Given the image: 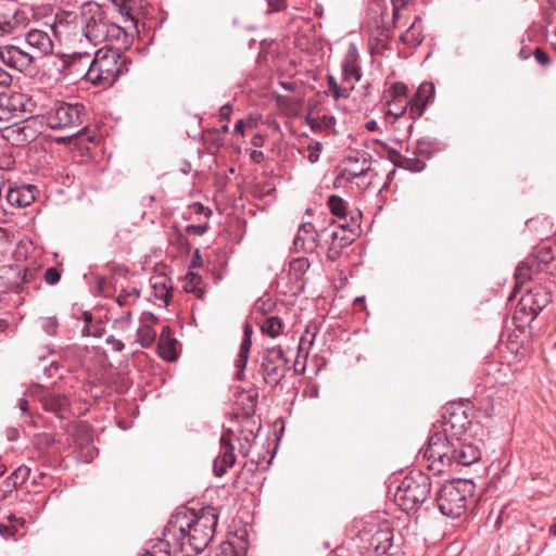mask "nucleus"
<instances>
[{
    "instance_id": "obj_34",
    "label": "nucleus",
    "mask_w": 556,
    "mask_h": 556,
    "mask_svg": "<svg viewBox=\"0 0 556 556\" xmlns=\"http://www.w3.org/2000/svg\"><path fill=\"white\" fill-rule=\"evenodd\" d=\"M156 339V331L149 325H141L137 330L136 342L141 348H150Z\"/></svg>"
},
{
    "instance_id": "obj_1",
    "label": "nucleus",
    "mask_w": 556,
    "mask_h": 556,
    "mask_svg": "<svg viewBox=\"0 0 556 556\" xmlns=\"http://www.w3.org/2000/svg\"><path fill=\"white\" fill-rule=\"evenodd\" d=\"M218 516L214 507L174 515L163 532V544L175 554L195 556L204 551L215 534Z\"/></svg>"
},
{
    "instance_id": "obj_57",
    "label": "nucleus",
    "mask_w": 556,
    "mask_h": 556,
    "mask_svg": "<svg viewBox=\"0 0 556 556\" xmlns=\"http://www.w3.org/2000/svg\"><path fill=\"white\" fill-rule=\"evenodd\" d=\"M81 319L85 323V326H84L83 330H85L87 332L89 330V327H91L92 324L94 323L92 314L89 311H84L81 313Z\"/></svg>"
},
{
    "instance_id": "obj_26",
    "label": "nucleus",
    "mask_w": 556,
    "mask_h": 556,
    "mask_svg": "<svg viewBox=\"0 0 556 556\" xmlns=\"http://www.w3.org/2000/svg\"><path fill=\"white\" fill-rule=\"evenodd\" d=\"M252 346V339L250 338H243L240 344V350L238 357L236 359V367L238 368L237 371V379L242 380L243 379V371L245 369V366L248 364L250 350Z\"/></svg>"
},
{
    "instance_id": "obj_58",
    "label": "nucleus",
    "mask_w": 556,
    "mask_h": 556,
    "mask_svg": "<svg viewBox=\"0 0 556 556\" xmlns=\"http://www.w3.org/2000/svg\"><path fill=\"white\" fill-rule=\"evenodd\" d=\"M232 113V106L230 104H225L219 109V117L224 121H229Z\"/></svg>"
},
{
    "instance_id": "obj_45",
    "label": "nucleus",
    "mask_w": 556,
    "mask_h": 556,
    "mask_svg": "<svg viewBox=\"0 0 556 556\" xmlns=\"http://www.w3.org/2000/svg\"><path fill=\"white\" fill-rule=\"evenodd\" d=\"M356 163L357 160H355L354 164H352L351 167L345 168V173L353 178L366 175L369 169V165L366 159L363 160L361 166H356Z\"/></svg>"
},
{
    "instance_id": "obj_5",
    "label": "nucleus",
    "mask_w": 556,
    "mask_h": 556,
    "mask_svg": "<svg viewBox=\"0 0 556 556\" xmlns=\"http://www.w3.org/2000/svg\"><path fill=\"white\" fill-rule=\"evenodd\" d=\"M475 484L469 480H454L442 485L437 503L442 515L448 518H458L467 509V498L472 495Z\"/></svg>"
},
{
    "instance_id": "obj_7",
    "label": "nucleus",
    "mask_w": 556,
    "mask_h": 556,
    "mask_svg": "<svg viewBox=\"0 0 556 556\" xmlns=\"http://www.w3.org/2000/svg\"><path fill=\"white\" fill-rule=\"evenodd\" d=\"M262 375L267 384L276 387L290 370L289 361L280 346L265 349L262 363Z\"/></svg>"
},
{
    "instance_id": "obj_49",
    "label": "nucleus",
    "mask_w": 556,
    "mask_h": 556,
    "mask_svg": "<svg viewBox=\"0 0 556 556\" xmlns=\"http://www.w3.org/2000/svg\"><path fill=\"white\" fill-rule=\"evenodd\" d=\"M207 230V224L187 225L186 232L193 236H202Z\"/></svg>"
},
{
    "instance_id": "obj_14",
    "label": "nucleus",
    "mask_w": 556,
    "mask_h": 556,
    "mask_svg": "<svg viewBox=\"0 0 556 556\" xmlns=\"http://www.w3.org/2000/svg\"><path fill=\"white\" fill-rule=\"evenodd\" d=\"M105 33L103 42L105 46L103 49H116L117 52L122 53L123 51L128 50L132 45L131 35H129L124 27L112 21L108 27V31Z\"/></svg>"
},
{
    "instance_id": "obj_54",
    "label": "nucleus",
    "mask_w": 556,
    "mask_h": 556,
    "mask_svg": "<svg viewBox=\"0 0 556 556\" xmlns=\"http://www.w3.org/2000/svg\"><path fill=\"white\" fill-rule=\"evenodd\" d=\"M179 554H175L172 552L170 547L167 546V549H160L159 552L155 551H149L140 556H178Z\"/></svg>"
},
{
    "instance_id": "obj_47",
    "label": "nucleus",
    "mask_w": 556,
    "mask_h": 556,
    "mask_svg": "<svg viewBox=\"0 0 556 556\" xmlns=\"http://www.w3.org/2000/svg\"><path fill=\"white\" fill-rule=\"evenodd\" d=\"M105 332L104 326L102 323L94 321L91 327H89V330L86 332L85 330H81V333L84 337H94V338H101Z\"/></svg>"
},
{
    "instance_id": "obj_38",
    "label": "nucleus",
    "mask_w": 556,
    "mask_h": 556,
    "mask_svg": "<svg viewBox=\"0 0 556 556\" xmlns=\"http://www.w3.org/2000/svg\"><path fill=\"white\" fill-rule=\"evenodd\" d=\"M8 520H9L8 525L0 523V534L2 536H7V538L14 536L17 533L18 528L23 527L25 523L24 518L16 517L14 515H10L8 517Z\"/></svg>"
},
{
    "instance_id": "obj_22",
    "label": "nucleus",
    "mask_w": 556,
    "mask_h": 556,
    "mask_svg": "<svg viewBox=\"0 0 556 556\" xmlns=\"http://www.w3.org/2000/svg\"><path fill=\"white\" fill-rule=\"evenodd\" d=\"M393 533L389 527L377 530L371 536L370 544L378 554H386L392 546Z\"/></svg>"
},
{
    "instance_id": "obj_24",
    "label": "nucleus",
    "mask_w": 556,
    "mask_h": 556,
    "mask_svg": "<svg viewBox=\"0 0 556 556\" xmlns=\"http://www.w3.org/2000/svg\"><path fill=\"white\" fill-rule=\"evenodd\" d=\"M444 418V426H450L452 430H456V434L459 433L460 431L466 430L467 427L470 425V420L466 416L465 410L462 408H458V410L451 413L448 417Z\"/></svg>"
},
{
    "instance_id": "obj_13",
    "label": "nucleus",
    "mask_w": 556,
    "mask_h": 556,
    "mask_svg": "<svg viewBox=\"0 0 556 556\" xmlns=\"http://www.w3.org/2000/svg\"><path fill=\"white\" fill-rule=\"evenodd\" d=\"M231 430L223 432L220 437V453L215 458L213 471L216 477H223L229 467L236 463L235 446L231 443Z\"/></svg>"
},
{
    "instance_id": "obj_10",
    "label": "nucleus",
    "mask_w": 556,
    "mask_h": 556,
    "mask_svg": "<svg viewBox=\"0 0 556 556\" xmlns=\"http://www.w3.org/2000/svg\"><path fill=\"white\" fill-rule=\"evenodd\" d=\"M29 104L30 99L22 92L0 93V121L23 118Z\"/></svg>"
},
{
    "instance_id": "obj_20",
    "label": "nucleus",
    "mask_w": 556,
    "mask_h": 556,
    "mask_svg": "<svg viewBox=\"0 0 556 556\" xmlns=\"http://www.w3.org/2000/svg\"><path fill=\"white\" fill-rule=\"evenodd\" d=\"M41 403L47 412H52L56 415H62L70 405V401L64 394L53 392L46 393L41 399Z\"/></svg>"
},
{
    "instance_id": "obj_3",
    "label": "nucleus",
    "mask_w": 556,
    "mask_h": 556,
    "mask_svg": "<svg viewBox=\"0 0 556 556\" xmlns=\"http://www.w3.org/2000/svg\"><path fill=\"white\" fill-rule=\"evenodd\" d=\"M127 71V59L116 49L100 48L89 63L85 78L96 86H112Z\"/></svg>"
},
{
    "instance_id": "obj_21",
    "label": "nucleus",
    "mask_w": 556,
    "mask_h": 556,
    "mask_svg": "<svg viewBox=\"0 0 556 556\" xmlns=\"http://www.w3.org/2000/svg\"><path fill=\"white\" fill-rule=\"evenodd\" d=\"M122 16L136 27V13L142 8V0H111Z\"/></svg>"
},
{
    "instance_id": "obj_60",
    "label": "nucleus",
    "mask_w": 556,
    "mask_h": 556,
    "mask_svg": "<svg viewBox=\"0 0 556 556\" xmlns=\"http://www.w3.org/2000/svg\"><path fill=\"white\" fill-rule=\"evenodd\" d=\"M105 285H106V279L105 278L99 277L97 279V288H98L99 294L106 296L108 294L105 293Z\"/></svg>"
},
{
    "instance_id": "obj_11",
    "label": "nucleus",
    "mask_w": 556,
    "mask_h": 556,
    "mask_svg": "<svg viewBox=\"0 0 556 556\" xmlns=\"http://www.w3.org/2000/svg\"><path fill=\"white\" fill-rule=\"evenodd\" d=\"M358 226V219L353 216L350 222H341L338 225L339 229L331 233V244L328 251L330 258L334 260L343 248L354 242Z\"/></svg>"
},
{
    "instance_id": "obj_50",
    "label": "nucleus",
    "mask_w": 556,
    "mask_h": 556,
    "mask_svg": "<svg viewBox=\"0 0 556 556\" xmlns=\"http://www.w3.org/2000/svg\"><path fill=\"white\" fill-rule=\"evenodd\" d=\"M406 2H407V0H392V7H393L392 23L394 26L396 25V23L399 21L400 10L405 7Z\"/></svg>"
},
{
    "instance_id": "obj_28",
    "label": "nucleus",
    "mask_w": 556,
    "mask_h": 556,
    "mask_svg": "<svg viewBox=\"0 0 556 556\" xmlns=\"http://www.w3.org/2000/svg\"><path fill=\"white\" fill-rule=\"evenodd\" d=\"M536 271L538 270H535V266L532 265L530 260L527 262L520 263L517 266L516 271H515L516 283H515L514 291L516 292V290L518 288H520L521 285H523L526 281L530 280L532 274L536 273Z\"/></svg>"
},
{
    "instance_id": "obj_12",
    "label": "nucleus",
    "mask_w": 556,
    "mask_h": 556,
    "mask_svg": "<svg viewBox=\"0 0 556 556\" xmlns=\"http://www.w3.org/2000/svg\"><path fill=\"white\" fill-rule=\"evenodd\" d=\"M0 59L7 66L23 72L31 65L36 55L21 47L5 45L0 47Z\"/></svg>"
},
{
    "instance_id": "obj_27",
    "label": "nucleus",
    "mask_w": 556,
    "mask_h": 556,
    "mask_svg": "<svg viewBox=\"0 0 556 556\" xmlns=\"http://www.w3.org/2000/svg\"><path fill=\"white\" fill-rule=\"evenodd\" d=\"M328 207L332 215L338 217L342 222L348 220V204L339 195L332 194L328 198Z\"/></svg>"
},
{
    "instance_id": "obj_32",
    "label": "nucleus",
    "mask_w": 556,
    "mask_h": 556,
    "mask_svg": "<svg viewBox=\"0 0 556 556\" xmlns=\"http://www.w3.org/2000/svg\"><path fill=\"white\" fill-rule=\"evenodd\" d=\"M309 269V262L306 257H298L289 264V275L296 281L302 280Z\"/></svg>"
},
{
    "instance_id": "obj_39",
    "label": "nucleus",
    "mask_w": 556,
    "mask_h": 556,
    "mask_svg": "<svg viewBox=\"0 0 556 556\" xmlns=\"http://www.w3.org/2000/svg\"><path fill=\"white\" fill-rule=\"evenodd\" d=\"M154 296L159 300L168 302L170 298L172 288L167 287L165 277H156L152 282Z\"/></svg>"
},
{
    "instance_id": "obj_25",
    "label": "nucleus",
    "mask_w": 556,
    "mask_h": 556,
    "mask_svg": "<svg viewBox=\"0 0 556 556\" xmlns=\"http://www.w3.org/2000/svg\"><path fill=\"white\" fill-rule=\"evenodd\" d=\"M486 374L493 376L495 382L506 384L510 381L508 372L510 368L498 362H490L486 364Z\"/></svg>"
},
{
    "instance_id": "obj_44",
    "label": "nucleus",
    "mask_w": 556,
    "mask_h": 556,
    "mask_svg": "<svg viewBox=\"0 0 556 556\" xmlns=\"http://www.w3.org/2000/svg\"><path fill=\"white\" fill-rule=\"evenodd\" d=\"M387 114H390L396 118L404 115L406 112L410 115V103L409 101L397 102V104H392L388 106Z\"/></svg>"
},
{
    "instance_id": "obj_35",
    "label": "nucleus",
    "mask_w": 556,
    "mask_h": 556,
    "mask_svg": "<svg viewBox=\"0 0 556 556\" xmlns=\"http://www.w3.org/2000/svg\"><path fill=\"white\" fill-rule=\"evenodd\" d=\"M261 329L263 333L276 338L282 332L283 323L279 317L270 316L264 319Z\"/></svg>"
},
{
    "instance_id": "obj_43",
    "label": "nucleus",
    "mask_w": 556,
    "mask_h": 556,
    "mask_svg": "<svg viewBox=\"0 0 556 556\" xmlns=\"http://www.w3.org/2000/svg\"><path fill=\"white\" fill-rule=\"evenodd\" d=\"M202 282V277L197 274L189 271L186 275V282L184 285V289L187 292L197 293L199 285Z\"/></svg>"
},
{
    "instance_id": "obj_4",
    "label": "nucleus",
    "mask_w": 556,
    "mask_h": 556,
    "mask_svg": "<svg viewBox=\"0 0 556 556\" xmlns=\"http://www.w3.org/2000/svg\"><path fill=\"white\" fill-rule=\"evenodd\" d=\"M430 492V477L421 471H410L397 486L394 501L403 511H416Z\"/></svg>"
},
{
    "instance_id": "obj_23",
    "label": "nucleus",
    "mask_w": 556,
    "mask_h": 556,
    "mask_svg": "<svg viewBox=\"0 0 556 556\" xmlns=\"http://www.w3.org/2000/svg\"><path fill=\"white\" fill-rule=\"evenodd\" d=\"M403 43L416 47L422 42V29L420 18L416 17L410 26L401 35Z\"/></svg>"
},
{
    "instance_id": "obj_53",
    "label": "nucleus",
    "mask_w": 556,
    "mask_h": 556,
    "mask_svg": "<svg viewBox=\"0 0 556 556\" xmlns=\"http://www.w3.org/2000/svg\"><path fill=\"white\" fill-rule=\"evenodd\" d=\"M116 303L118 306H130L134 304L131 301L129 294L126 292V290H123L117 296H116Z\"/></svg>"
},
{
    "instance_id": "obj_51",
    "label": "nucleus",
    "mask_w": 556,
    "mask_h": 556,
    "mask_svg": "<svg viewBox=\"0 0 556 556\" xmlns=\"http://www.w3.org/2000/svg\"><path fill=\"white\" fill-rule=\"evenodd\" d=\"M534 59L541 65H547L551 61L549 55L541 48H536L533 52Z\"/></svg>"
},
{
    "instance_id": "obj_36",
    "label": "nucleus",
    "mask_w": 556,
    "mask_h": 556,
    "mask_svg": "<svg viewBox=\"0 0 556 556\" xmlns=\"http://www.w3.org/2000/svg\"><path fill=\"white\" fill-rule=\"evenodd\" d=\"M388 94L391 98L387 101V105L397 104V102L408 101L407 100V87L403 83H394L388 90Z\"/></svg>"
},
{
    "instance_id": "obj_30",
    "label": "nucleus",
    "mask_w": 556,
    "mask_h": 556,
    "mask_svg": "<svg viewBox=\"0 0 556 556\" xmlns=\"http://www.w3.org/2000/svg\"><path fill=\"white\" fill-rule=\"evenodd\" d=\"M30 469L27 466H20L8 478L7 486L16 489L26 482L29 478Z\"/></svg>"
},
{
    "instance_id": "obj_6",
    "label": "nucleus",
    "mask_w": 556,
    "mask_h": 556,
    "mask_svg": "<svg viewBox=\"0 0 556 556\" xmlns=\"http://www.w3.org/2000/svg\"><path fill=\"white\" fill-rule=\"evenodd\" d=\"M110 23L106 12L97 2L89 1L80 7L79 26L83 36L93 46L104 42V34Z\"/></svg>"
},
{
    "instance_id": "obj_8",
    "label": "nucleus",
    "mask_w": 556,
    "mask_h": 556,
    "mask_svg": "<svg viewBox=\"0 0 556 556\" xmlns=\"http://www.w3.org/2000/svg\"><path fill=\"white\" fill-rule=\"evenodd\" d=\"M85 115L84 104L62 102L51 109L46 121L51 129L75 128L84 123Z\"/></svg>"
},
{
    "instance_id": "obj_46",
    "label": "nucleus",
    "mask_w": 556,
    "mask_h": 556,
    "mask_svg": "<svg viewBox=\"0 0 556 556\" xmlns=\"http://www.w3.org/2000/svg\"><path fill=\"white\" fill-rule=\"evenodd\" d=\"M323 151V143L319 141L311 142L307 146V160L309 163L314 164L319 161L320 153Z\"/></svg>"
},
{
    "instance_id": "obj_16",
    "label": "nucleus",
    "mask_w": 556,
    "mask_h": 556,
    "mask_svg": "<svg viewBox=\"0 0 556 556\" xmlns=\"http://www.w3.org/2000/svg\"><path fill=\"white\" fill-rule=\"evenodd\" d=\"M27 50L31 51L36 58L48 54L53 50V43L48 33L40 29H30L25 35Z\"/></svg>"
},
{
    "instance_id": "obj_17",
    "label": "nucleus",
    "mask_w": 556,
    "mask_h": 556,
    "mask_svg": "<svg viewBox=\"0 0 556 556\" xmlns=\"http://www.w3.org/2000/svg\"><path fill=\"white\" fill-rule=\"evenodd\" d=\"M36 187L33 185H14L7 191V201L15 207H24L35 201Z\"/></svg>"
},
{
    "instance_id": "obj_42",
    "label": "nucleus",
    "mask_w": 556,
    "mask_h": 556,
    "mask_svg": "<svg viewBox=\"0 0 556 556\" xmlns=\"http://www.w3.org/2000/svg\"><path fill=\"white\" fill-rule=\"evenodd\" d=\"M39 324L41 329L49 336H55L59 328V321L55 316L40 317Z\"/></svg>"
},
{
    "instance_id": "obj_55",
    "label": "nucleus",
    "mask_w": 556,
    "mask_h": 556,
    "mask_svg": "<svg viewBox=\"0 0 556 556\" xmlns=\"http://www.w3.org/2000/svg\"><path fill=\"white\" fill-rule=\"evenodd\" d=\"M105 342L108 344H111L113 349L117 352H122L125 348V344L121 340L116 339L114 336H109Z\"/></svg>"
},
{
    "instance_id": "obj_31",
    "label": "nucleus",
    "mask_w": 556,
    "mask_h": 556,
    "mask_svg": "<svg viewBox=\"0 0 556 556\" xmlns=\"http://www.w3.org/2000/svg\"><path fill=\"white\" fill-rule=\"evenodd\" d=\"M318 328L316 325L306 326L304 333L300 338L299 353L305 352V357L307 356L309 349L314 344Z\"/></svg>"
},
{
    "instance_id": "obj_40",
    "label": "nucleus",
    "mask_w": 556,
    "mask_h": 556,
    "mask_svg": "<svg viewBox=\"0 0 556 556\" xmlns=\"http://www.w3.org/2000/svg\"><path fill=\"white\" fill-rule=\"evenodd\" d=\"M395 165L403 169L414 172V173H419V172L424 170V168L426 167V163L424 161H421L417 157H406V156H401L400 160L395 163Z\"/></svg>"
},
{
    "instance_id": "obj_62",
    "label": "nucleus",
    "mask_w": 556,
    "mask_h": 556,
    "mask_svg": "<svg viewBox=\"0 0 556 556\" xmlns=\"http://www.w3.org/2000/svg\"><path fill=\"white\" fill-rule=\"evenodd\" d=\"M126 292L129 294L131 301L135 303L137 299L140 296V290L137 288H132L131 290H126Z\"/></svg>"
},
{
    "instance_id": "obj_33",
    "label": "nucleus",
    "mask_w": 556,
    "mask_h": 556,
    "mask_svg": "<svg viewBox=\"0 0 556 556\" xmlns=\"http://www.w3.org/2000/svg\"><path fill=\"white\" fill-rule=\"evenodd\" d=\"M176 343H177V341L174 338L164 340V341L159 340V342H157L159 355L165 361H168V362L175 361L177 358Z\"/></svg>"
},
{
    "instance_id": "obj_64",
    "label": "nucleus",
    "mask_w": 556,
    "mask_h": 556,
    "mask_svg": "<svg viewBox=\"0 0 556 556\" xmlns=\"http://www.w3.org/2000/svg\"><path fill=\"white\" fill-rule=\"evenodd\" d=\"M252 333H253L252 326L249 323H245L243 338L252 339Z\"/></svg>"
},
{
    "instance_id": "obj_61",
    "label": "nucleus",
    "mask_w": 556,
    "mask_h": 556,
    "mask_svg": "<svg viewBox=\"0 0 556 556\" xmlns=\"http://www.w3.org/2000/svg\"><path fill=\"white\" fill-rule=\"evenodd\" d=\"M172 329L169 328V326H164L160 332V337H159V340H168V339H172Z\"/></svg>"
},
{
    "instance_id": "obj_9",
    "label": "nucleus",
    "mask_w": 556,
    "mask_h": 556,
    "mask_svg": "<svg viewBox=\"0 0 556 556\" xmlns=\"http://www.w3.org/2000/svg\"><path fill=\"white\" fill-rule=\"evenodd\" d=\"M552 301L549 291L542 286L529 289L519 300L517 313L531 315V319L535 318L540 312L545 308Z\"/></svg>"
},
{
    "instance_id": "obj_41",
    "label": "nucleus",
    "mask_w": 556,
    "mask_h": 556,
    "mask_svg": "<svg viewBox=\"0 0 556 556\" xmlns=\"http://www.w3.org/2000/svg\"><path fill=\"white\" fill-rule=\"evenodd\" d=\"M328 88L334 99H348L350 97V91L354 88V83L351 84L350 88H342L332 76H329Z\"/></svg>"
},
{
    "instance_id": "obj_37",
    "label": "nucleus",
    "mask_w": 556,
    "mask_h": 556,
    "mask_svg": "<svg viewBox=\"0 0 556 556\" xmlns=\"http://www.w3.org/2000/svg\"><path fill=\"white\" fill-rule=\"evenodd\" d=\"M22 23V17L17 11L0 15V30L2 33H12Z\"/></svg>"
},
{
    "instance_id": "obj_59",
    "label": "nucleus",
    "mask_w": 556,
    "mask_h": 556,
    "mask_svg": "<svg viewBox=\"0 0 556 556\" xmlns=\"http://www.w3.org/2000/svg\"><path fill=\"white\" fill-rule=\"evenodd\" d=\"M250 159L256 163L260 164L264 161L265 156L264 153L260 150H252L250 153Z\"/></svg>"
},
{
    "instance_id": "obj_48",
    "label": "nucleus",
    "mask_w": 556,
    "mask_h": 556,
    "mask_svg": "<svg viewBox=\"0 0 556 556\" xmlns=\"http://www.w3.org/2000/svg\"><path fill=\"white\" fill-rule=\"evenodd\" d=\"M60 279H61V273L56 267H49L45 271V281L48 285H55L60 281Z\"/></svg>"
},
{
    "instance_id": "obj_15",
    "label": "nucleus",
    "mask_w": 556,
    "mask_h": 556,
    "mask_svg": "<svg viewBox=\"0 0 556 556\" xmlns=\"http://www.w3.org/2000/svg\"><path fill=\"white\" fill-rule=\"evenodd\" d=\"M435 94V88L432 83L425 81L422 83L414 97L409 100L410 103V118L416 119L419 118L427 105L432 102Z\"/></svg>"
},
{
    "instance_id": "obj_18",
    "label": "nucleus",
    "mask_w": 556,
    "mask_h": 556,
    "mask_svg": "<svg viewBox=\"0 0 556 556\" xmlns=\"http://www.w3.org/2000/svg\"><path fill=\"white\" fill-rule=\"evenodd\" d=\"M318 233L311 223H303L298 230L293 244L296 250L313 252L317 248Z\"/></svg>"
},
{
    "instance_id": "obj_19",
    "label": "nucleus",
    "mask_w": 556,
    "mask_h": 556,
    "mask_svg": "<svg viewBox=\"0 0 556 556\" xmlns=\"http://www.w3.org/2000/svg\"><path fill=\"white\" fill-rule=\"evenodd\" d=\"M358 52L355 47L351 46L342 64L344 80L349 83L351 79L357 83L362 78V70L357 62Z\"/></svg>"
},
{
    "instance_id": "obj_56",
    "label": "nucleus",
    "mask_w": 556,
    "mask_h": 556,
    "mask_svg": "<svg viewBox=\"0 0 556 556\" xmlns=\"http://www.w3.org/2000/svg\"><path fill=\"white\" fill-rule=\"evenodd\" d=\"M12 84V76L0 66V86L9 87Z\"/></svg>"
},
{
    "instance_id": "obj_29",
    "label": "nucleus",
    "mask_w": 556,
    "mask_h": 556,
    "mask_svg": "<svg viewBox=\"0 0 556 556\" xmlns=\"http://www.w3.org/2000/svg\"><path fill=\"white\" fill-rule=\"evenodd\" d=\"M555 254L552 247L543 245L538 250L535 260L530 261L535 266V270L540 271L542 270V265L546 266L554 261Z\"/></svg>"
},
{
    "instance_id": "obj_2",
    "label": "nucleus",
    "mask_w": 556,
    "mask_h": 556,
    "mask_svg": "<svg viewBox=\"0 0 556 556\" xmlns=\"http://www.w3.org/2000/svg\"><path fill=\"white\" fill-rule=\"evenodd\" d=\"M429 469L435 473L452 470L458 466H470L481 458L480 450L460 439H448L445 433L435 432L428 441L424 453Z\"/></svg>"
},
{
    "instance_id": "obj_52",
    "label": "nucleus",
    "mask_w": 556,
    "mask_h": 556,
    "mask_svg": "<svg viewBox=\"0 0 556 556\" xmlns=\"http://www.w3.org/2000/svg\"><path fill=\"white\" fill-rule=\"evenodd\" d=\"M269 10L268 12H280L287 9L286 0H267Z\"/></svg>"
},
{
    "instance_id": "obj_63",
    "label": "nucleus",
    "mask_w": 556,
    "mask_h": 556,
    "mask_svg": "<svg viewBox=\"0 0 556 556\" xmlns=\"http://www.w3.org/2000/svg\"><path fill=\"white\" fill-rule=\"evenodd\" d=\"M264 143V138L263 136L261 135H255L253 138H252V144L254 147H262Z\"/></svg>"
}]
</instances>
